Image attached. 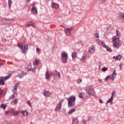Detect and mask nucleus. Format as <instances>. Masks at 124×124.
Segmentation results:
<instances>
[{"mask_svg": "<svg viewBox=\"0 0 124 124\" xmlns=\"http://www.w3.org/2000/svg\"><path fill=\"white\" fill-rule=\"evenodd\" d=\"M119 37H120V33H119V31L116 30V36H114L112 38L113 46L116 49H118L120 46H122V44L120 42Z\"/></svg>", "mask_w": 124, "mask_h": 124, "instance_id": "obj_1", "label": "nucleus"}, {"mask_svg": "<svg viewBox=\"0 0 124 124\" xmlns=\"http://www.w3.org/2000/svg\"><path fill=\"white\" fill-rule=\"evenodd\" d=\"M66 99L68 101V107H69V108L74 107L75 100H76V98L74 96H71L68 98H66Z\"/></svg>", "mask_w": 124, "mask_h": 124, "instance_id": "obj_2", "label": "nucleus"}, {"mask_svg": "<svg viewBox=\"0 0 124 124\" xmlns=\"http://www.w3.org/2000/svg\"><path fill=\"white\" fill-rule=\"evenodd\" d=\"M68 56L65 51H62L61 53V61L63 63H66L67 62V59Z\"/></svg>", "mask_w": 124, "mask_h": 124, "instance_id": "obj_3", "label": "nucleus"}, {"mask_svg": "<svg viewBox=\"0 0 124 124\" xmlns=\"http://www.w3.org/2000/svg\"><path fill=\"white\" fill-rule=\"evenodd\" d=\"M85 91L88 95H90V96H92V95H93V92H94V89H93V86L90 85L86 87Z\"/></svg>", "mask_w": 124, "mask_h": 124, "instance_id": "obj_4", "label": "nucleus"}, {"mask_svg": "<svg viewBox=\"0 0 124 124\" xmlns=\"http://www.w3.org/2000/svg\"><path fill=\"white\" fill-rule=\"evenodd\" d=\"M116 76H117V73H116V70H114L112 75H111L110 76H108L105 78V81L106 82H108L109 78L110 79V80H111V81H114Z\"/></svg>", "mask_w": 124, "mask_h": 124, "instance_id": "obj_5", "label": "nucleus"}, {"mask_svg": "<svg viewBox=\"0 0 124 124\" xmlns=\"http://www.w3.org/2000/svg\"><path fill=\"white\" fill-rule=\"evenodd\" d=\"M19 86V83H16L14 87V88L13 89L12 92L14 93V94L10 97V99H13L15 98V96L14 94H17V89H18V86Z\"/></svg>", "mask_w": 124, "mask_h": 124, "instance_id": "obj_6", "label": "nucleus"}, {"mask_svg": "<svg viewBox=\"0 0 124 124\" xmlns=\"http://www.w3.org/2000/svg\"><path fill=\"white\" fill-rule=\"evenodd\" d=\"M17 46L18 48H20L21 49L23 53H26L27 52V50L29 48L28 47V44L23 46V45H21V44H18Z\"/></svg>", "mask_w": 124, "mask_h": 124, "instance_id": "obj_7", "label": "nucleus"}, {"mask_svg": "<svg viewBox=\"0 0 124 124\" xmlns=\"http://www.w3.org/2000/svg\"><path fill=\"white\" fill-rule=\"evenodd\" d=\"M99 44L100 45H101V46H102L103 47H104L105 48H106L107 51H108V52H112V49L111 48V47L107 46L104 42L102 41H99Z\"/></svg>", "mask_w": 124, "mask_h": 124, "instance_id": "obj_8", "label": "nucleus"}, {"mask_svg": "<svg viewBox=\"0 0 124 124\" xmlns=\"http://www.w3.org/2000/svg\"><path fill=\"white\" fill-rule=\"evenodd\" d=\"M55 75H56L55 73H52V72L50 71H46V78L47 80H49L50 79V76H55Z\"/></svg>", "mask_w": 124, "mask_h": 124, "instance_id": "obj_9", "label": "nucleus"}, {"mask_svg": "<svg viewBox=\"0 0 124 124\" xmlns=\"http://www.w3.org/2000/svg\"><path fill=\"white\" fill-rule=\"evenodd\" d=\"M114 30V27L113 26H108L107 28L106 33L107 35H109L112 33V31Z\"/></svg>", "mask_w": 124, "mask_h": 124, "instance_id": "obj_10", "label": "nucleus"}, {"mask_svg": "<svg viewBox=\"0 0 124 124\" xmlns=\"http://www.w3.org/2000/svg\"><path fill=\"white\" fill-rule=\"evenodd\" d=\"M79 97L81 98L82 100H86L88 97V95H87L85 93H81L79 94Z\"/></svg>", "mask_w": 124, "mask_h": 124, "instance_id": "obj_11", "label": "nucleus"}, {"mask_svg": "<svg viewBox=\"0 0 124 124\" xmlns=\"http://www.w3.org/2000/svg\"><path fill=\"white\" fill-rule=\"evenodd\" d=\"M95 52V46H91L88 50V54H93Z\"/></svg>", "mask_w": 124, "mask_h": 124, "instance_id": "obj_12", "label": "nucleus"}, {"mask_svg": "<svg viewBox=\"0 0 124 124\" xmlns=\"http://www.w3.org/2000/svg\"><path fill=\"white\" fill-rule=\"evenodd\" d=\"M72 31V28H66L64 30V32L67 36H69L70 35V31Z\"/></svg>", "mask_w": 124, "mask_h": 124, "instance_id": "obj_13", "label": "nucleus"}, {"mask_svg": "<svg viewBox=\"0 0 124 124\" xmlns=\"http://www.w3.org/2000/svg\"><path fill=\"white\" fill-rule=\"evenodd\" d=\"M2 23H3V24H11V19L3 18L2 19Z\"/></svg>", "mask_w": 124, "mask_h": 124, "instance_id": "obj_14", "label": "nucleus"}, {"mask_svg": "<svg viewBox=\"0 0 124 124\" xmlns=\"http://www.w3.org/2000/svg\"><path fill=\"white\" fill-rule=\"evenodd\" d=\"M26 27H32L33 28H35L36 27V24L35 23L32 22H30L26 24Z\"/></svg>", "mask_w": 124, "mask_h": 124, "instance_id": "obj_15", "label": "nucleus"}, {"mask_svg": "<svg viewBox=\"0 0 124 124\" xmlns=\"http://www.w3.org/2000/svg\"><path fill=\"white\" fill-rule=\"evenodd\" d=\"M43 94L46 97H50V96L51 95V93L49 91L46 90L44 91Z\"/></svg>", "mask_w": 124, "mask_h": 124, "instance_id": "obj_16", "label": "nucleus"}, {"mask_svg": "<svg viewBox=\"0 0 124 124\" xmlns=\"http://www.w3.org/2000/svg\"><path fill=\"white\" fill-rule=\"evenodd\" d=\"M51 8H54L55 9H58L59 8V4L56 3L54 2H51Z\"/></svg>", "mask_w": 124, "mask_h": 124, "instance_id": "obj_17", "label": "nucleus"}, {"mask_svg": "<svg viewBox=\"0 0 124 124\" xmlns=\"http://www.w3.org/2000/svg\"><path fill=\"white\" fill-rule=\"evenodd\" d=\"M31 12L32 14L33 15L37 14V9H36V7H32L31 8Z\"/></svg>", "mask_w": 124, "mask_h": 124, "instance_id": "obj_18", "label": "nucleus"}, {"mask_svg": "<svg viewBox=\"0 0 124 124\" xmlns=\"http://www.w3.org/2000/svg\"><path fill=\"white\" fill-rule=\"evenodd\" d=\"M27 75V73H24V71L20 70L19 71V74L18 75V77L20 78H22V77H23V76H25Z\"/></svg>", "mask_w": 124, "mask_h": 124, "instance_id": "obj_19", "label": "nucleus"}, {"mask_svg": "<svg viewBox=\"0 0 124 124\" xmlns=\"http://www.w3.org/2000/svg\"><path fill=\"white\" fill-rule=\"evenodd\" d=\"M61 109H62V103H59L56 106L55 111H60V110H61Z\"/></svg>", "mask_w": 124, "mask_h": 124, "instance_id": "obj_20", "label": "nucleus"}, {"mask_svg": "<svg viewBox=\"0 0 124 124\" xmlns=\"http://www.w3.org/2000/svg\"><path fill=\"white\" fill-rule=\"evenodd\" d=\"M122 58H123V56H122L121 55H118L117 56V57H116V56L113 57V59L115 61H121V59H122Z\"/></svg>", "mask_w": 124, "mask_h": 124, "instance_id": "obj_21", "label": "nucleus"}, {"mask_svg": "<svg viewBox=\"0 0 124 124\" xmlns=\"http://www.w3.org/2000/svg\"><path fill=\"white\" fill-rule=\"evenodd\" d=\"M86 58H87V54H84L81 59V62H85V60H86Z\"/></svg>", "mask_w": 124, "mask_h": 124, "instance_id": "obj_22", "label": "nucleus"}, {"mask_svg": "<svg viewBox=\"0 0 124 124\" xmlns=\"http://www.w3.org/2000/svg\"><path fill=\"white\" fill-rule=\"evenodd\" d=\"M113 100H114V98L111 97L107 101V104H108V103H110L111 105L113 104Z\"/></svg>", "mask_w": 124, "mask_h": 124, "instance_id": "obj_23", "label": "nucleus"}, {"mask_svg": "<svg viewBox=\"0 0 124 124\" xmlns=\"http://www.w3.org/2000/svg\"><path fill=\"white\" fill-rule=\"evenodd\" d=\"M39 62H40V61H39V60L38 59H36L33 63V65H37L38 64H39Z\"/></svg>", "mask_w": 124, "mask_h": 124, "instance_id": "obj_24", "label": "nucleus"}, {"mask_svg": "<svg viewBox=\"0 0 124 124\" xmlns=\"http://www.w3.org/2000/svg\"><path fill=\"white\" fill-rule=\"evenodd\" d=\"M77 57V53L75 52L72 53V58L73 59H76Z\"/></svg>", "mask_w": 124, "mask_h": 124, "instance_id": "obj_25", "label": "nucleus"}, {"mask_svg": "<svg viewBox=\"0 0 124 124\" xmlns=\"http://www.w3.org/2000/svg\"><path fill=\"white\" fill-rule=\"evenodd\" d=\"M72 124H78V118H75L73 120Z\"/></svg>", "mask_w": 124, "mask_h": 124, "instance_id": "obj_26", "label": "nucleus"}, {"mask_svg": "<svg viewBox=\"0 0 124 124\" xmlns=\"http://www.w3.org/2000/svg\"><path fill=\"white\" fill-rule=\"evenodd\" d=\"M73 112H75V109L72 108L71 110H69L68 112V115H70L73 113Z\"/></svg>", "mask_w": 124, "mask_h": 124, "instance_id": "obj_27", "label": "nucleus"}, {"mask_svg": "<svg viewBox=\"0 0 124 124\" xmlns=\"http://www.w3.org/2000/svg\"><path fill=\"white\" fill-rule=\"evenodd\" d=\"M114 97H116V92L115 91H113L111 93V97L114 99Z\"/></svg>", "mask_w": 124, "mask_h": 124, "instance_id": "obj_28", "label": "nucleus"}, {"mask_svg": "<svg viewBox=\"0 0 124 124\" xmlns=\"http://www.w3.org/2000/svg\"><path fill=\"white\" fill-rule=\"evenodd\" d=\"M8 4L9 8H11V4H12V1H11V0H8Z\"/></svg>", "mask_w": 124, "mask_h": 124, "instance_id": "obj_29", "label": "nucleus"}, {"mask_svg": "<svg viewBox=\"0 0 124 124\" xmlns=\"http://www.w3.org/2000/svg\"><path fill=\"white\" fill-rule=\"evenodd\" d=\"M19 113H20V111H15L14 112H12V114L13 116H17V115H18V114H19Z\"/></svg>", "mask_w": 124, "mask_h": 124, "instance_id": "obj_30", "label": "nucleus"}, {"mask_svg": "<svg viewBox=\"0 0 124 124\" xmlns=\"http://www.w3.org/2000/svg\"><path fill=\"white\" fill-rule=\"evenodd\" d=\"M0 85H2V86L4 85V81H3V78H0Z\"/></svg>", "mask_w": 124, "mask_h": 124, "instance_id": "obj_31", "label": "nucleus"}, {"mask_svg": "<svg viewBox=\"0 0 124 124\" xmlns=\"http://www.w3.org/2000/svg\"><path fill=\"white\" fill-rule=\"evenodd\" d=\"M119 16L120 17H121V18H122L124 21V13H120L119 14Z\"/></svg>", "mask_w": 124, "mask_h": 124, "instance_id": "obj_32", "label": "nucleus"}, {"mask_svg": "<svg viewBox=\"0 0 124 124\" xmlns=\"http://www.w3.org/2000/svg\"><path fill=\"white\" fill-rule=\"evenodd\" d=\"M21 113L23 116H28V112L27 111H23Z\"/></svg>", "mask_w": 124, "mask_h": 124, "instance_id": "obj_33", "label": "nucleus"}, {"mask_svg": "<svg viewBox=\"0 0 124 124\" xmlns=\"http://www.w3.org/2000/svg\"><path fill=\"white\" fill-rule=\"evenodd\" d=\"M0 108H3V109H6V105L4 104H1L0 105Z\"/></svg>", "mask_w": 124, "mask_h": 124, "instance_id": "obj_34", "label": "nucleus"}, {"mask_svg": "<svg viewBox=\"0 0 124 124\" xmlns=\"http://www.w3.org/2000/svg\"><path fill=\"white\" fill-rule=\"evenodd\" d=\"M105 2H106V0H100V4H103Z\"/></svg>", "mask_w": 124, "mask_h": 124, "instance_id": "obj_35", "label": "nucleus"}, {"mask_svg": "<svg viewBox=\"0 0 124 124\" xmlns=\"http://www.w3.org/2000/svg\"><path fill=\"white\" fill-rule=\"evenodd\" d=\"M56 75L59 77V78H61V75L60 74V72H58V71H56Z\"/></svg>", "mask_w": 124, "mask_h": 124, "instance_id": "obj_36", "label": "nucleus"}, {"mask_svg": "<svg viewBox=\"0 0 124 124\" xmlns=\"http://www.w3.org/2000/svg\"><path fill=\"white\" fill-rule=\"evenodd\" d=\"M3 93V90L0 88V97L2 95Z\"/></svg>", "mask_w": 124, "mask_h": 124, "instance_id": "obj_37", "label": "nucleus"}, {"mask_svg": "<svg viewBox=\"0 0 124 124\" xmlns=\"http://www.w3.org/2000/svg\"><path fill=\"white\" fill-rule=\"evenodd\" d=\"M108 70V68L105 67H104L102 69V71H107Z\"/></svg>", "mask_w": 124, "mask_h": 124, "instance_id": "obj_38", "label": "nucleus"}, {"mask_svg": "<svg viewBox=\"0 0 124 124\" xmlns=\"http://www.w3.org/2000/svg\"><path fill=\"white\" fill-rule=\"evenodd\" d=\"M36 70V68L34 67L33 68H31V71H32V72H35V71Z\"/></svg>", "mask_w": 124, "mask_h": 124, "instance_id": "obj_39", "label": "nucleus"}, {"mask_svg": "<svg viewBox=\"0 0 124 124\" xmlns=\"http://www.w3.org/2000/svg\"><path fill=\"white\" fill-rule=\"evenodd\" d=\"M27 104H28V105H29V106H30V107H31V101H28L27 102Z\"/></svg>", "mask_w": 124, "mask_h": 124, "instance_id": "obj_40", "label": "nucleus"}, {"mask_svg": "<svg viewBox=\"0 0 124 124\" xmlns=\"http://www.w3.org/2000/svg\"><path fill=\"white\" fill-rule=\"evenodd\" d=\"M99 36V35L98 34V33H95V37H96V38H98Z\"/></svg>", "mask_w": 124, "mask_h": 124, "instance_id": "obj_41", "label": "nucleus"}, {"mask_svg": "<svg viewBox=\"0 0 124 124\" xmlns=\"http://www.w3.org/2000/svg\"><path fill=\"white\" fill-rule=\"evenodd\" d=\"M17 101H18V100L17 99H15L14 101V104H17Z\"/></svg>", "mask_w": 124, "mask_h": 124, "instance_id": "obj_42", "label": "nucleus"}, {"mask_svg": "<svg viewBox=\"0 0 124 124\" xmlns=\"http://www.w3.org/2000/svg\"><path fill=\"white\" fill-rule=\"evenodd\" d=\"M36 51L37 52V53H38V54H39V53H40V49H39V48H36Z\"/></svg>", "mask_w": 124, "mask_h": 124, "instance_id": "obj_43", "label": "nucleus"}, {"mask_svg": "<svg viewBox=\"0 0 124 124\" xmlns=\"http://www.w3.org/2000/svg\"><path fill=\"white\" fill-rule=\"evenodd\" d=\"M15 112V109H12L11 110V112L12 114V113H14Z\"/></svg>", "mask_w": 124, "mask_h": 124, "instance_id": "obj_44", "label": "nucleus"}, {"mask_svg": "<svg viewBox=\"0 0 124 124\" xmlns=\"http://www.w3.org/2000/svg\"><path fill=\"white\" fill-rule=\"evenodd\" d=\"M99 103H103V101L101 99H99Z\"/></svg>", "mask_w": 124, "mask_h": 124, "instance_id": "obj_45", "label": "nucleus"}, {"mask_svg": "<svg viewBox=\"0 0 124 124\" xmlns=\"http://www.w3.org/2000/svg\"><path fill=\"white\" fill-rule=\"evenodd\" d=\"M7 79H8L7 77H5L4 78H3V80H4L5 81Z\"/></svg>", "mask_w": 124, "mask_h": 124, "instance_id": "obj_46", "label": "nucleus"}, {"mask_svg": "<svg viewBox=\"0 0 124 124\" xmlns=\"http://www.w3.org/2000/svg\"><path fill=\"white\" fill-rule=\"evenodd\" d=\"M63 101H64V100H63V99L61 100V101L59 102V103H61V105H62V102H63Z\"/></svg>", "mask_w": 124, "mask_h": 124, "instance_id": "obj_47", "label": "nucleus"}, {"mask_svg": "<svg viewBox=\"0 0 124 124\" xmlns=\"http://www.w3.org/2000/svg\"><path fill=\"white\" fill-rule=\"evenodd\" d=\"M10 77H11V74H9V75H8L7 76V78H8H8H10Z\"/></svg>", "mask_w": 124, "mask_h": 124, "instance_id": "obj_48", "label": "nucleus"}, {"mask_svg": "<svg viewBox=\"0 0 124 124\" xmlns=\"http://www.w3.org/2000/svg\"><path fill=\"white\" fill-rule=\"evenodd\" d=\"M9 113V111H6L5 112V114H6V115H7V114Z\"/></svg>", "mask_w": 124, "mask_h": 124, "instance_id": "obj_49", "label": "nucleus"}, {"mask_svg": "<svg viewBox=\"0 0 124 124\" xmlns=\"http://www.w3.org/2000/svg\"><path fill=\"white\" fill-rule=\"evenodd\" d=\"M27 71H31V68H29L27 70Z\"/></svg>", "mask_w": 124, "mask_h": 124, "instance_id": "obj_50", "label": "nucleus"}, {"mask_svg": "<svg viewBox=\"0 0 124 124\" xmlns=\"http://www.w3.org/2000/svg\"><path fill=\"white\" fill-rule=\"evenodd\" d=\"M102 82V81L101 80V79H99V83H101Z\"/></svg>", "mask_w": 124, "mask_h": 124, "instance_id": "obj_51", "label": "nucleus"}, {"mask_svg": "<svg viewBox=\"0 0 124 124\" xmlns=\"http://www.w3.org/2000/svg\"><path fill=\"white\" fill-rule=\"evenodd\" d=\"M0 66H2V63H0Z\"/></svg>", "mask_w": 124, "mask_h": 124, "instance_id": "obj_52", "label": "nucleus"}, {"mask_svg": "<svg viewBox=\"0 0 124 124\" xmlns=\"http://www.w3.org/2000/svg\"><path fill=\"white\" fill-rule=\"evenodd\" d=\"M31 1V0H27L28 2H30Z\"/></svg>", "mask_w": 124, "mask_h": 124, "instance_id": "obj_53", "label": "nucleus"}, {"mask_svg": "<svg viewBox=\"0 0 124 124\" xmlns=\"http://www.w3.org/2000/svg\"><path fill=\"white\" fill-rule=\"evenodd\" d=\"M83 122L84 123V124H85V122H86V121H85L84 120H83Z\"/></svg>", "mask_w": 124, "mask_h": 124, "instance_id": "obj_54", "label": "nucleus"}, {"mask_svg": "<svg viewBox=\"0 0 124 124\" xmlns=\"http://www.w3.org/2000/svg\"><path fill=\"white\" fill-rule=\"evenodd\" d=\"M81 82H82V79H80L79 83H81Z\"/></svg>", "mask_w": 124, "mask_h": 124, "instance_id": "obj_55", "label": "nucleus"}, {"mask_svg": "<svg viewBox=\"0 0 124 124\" xmlns=\"http://www.w3.org/2000/svg\"><path fill=\"white\" fill-rule=\"evenodd\" d=\"M30 124H33V123H32V122H31V123H30Z\"/></svg>", "mask_w": 124, "mask_h": 124, "instance_id": "obj_56", "label": "nucleus"}, {"mask_svg": "<svg viewBox=\"0 0 124 124\" xmlns=\"http://www.w3.org/2000/svg\"><path fill=\"white\" fill-rule=\"evenodd\" d=\"M77 83H78V80H77Z\"/></svg>", "mask_w": 124, "mask_h": 124, "instance_id": "obj_57", "label": "nucleus"}]
</instances>
